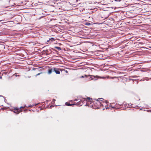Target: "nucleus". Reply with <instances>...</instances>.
<instances>
[{"label": "nucleus", "instance_id": "1", "mask_svg": "<svg viewBox=\"0 0 151 151\" xmlns=\"http://www.w3.org/2000/svg\"><path fill=\"white\" fill-rule=\"evenodd\" d=\"M86 106H88L89 107L92 106L93 101L92 99L87 97V98H86Z\"/></svg>", "mask_w": 151, "mask_h": 151}, {"label": "nucleus", "instance_id": "2", "mask_svg": "<svg viewBox=\"0 0 151 151\" xmlns=\"http://www.w3.org/2000/svg\"><path fill=\"white\" fill-rule=\"evenodd\" d=\"M60 70L63 71L62 69H60L57 68H53V71L55 72L56 74H59L60 73Z\"/></svg>", "mask_w": 151, "mask_h": 151}, {"label": "nucleus", "instance_id": "3", "mask_svg": "<svg viewBox=\"0 0 151 151\" xmlns=\"http://www.w3.org/2000/svg\"><path fill=\"white\" fill-rule=\"evenodd\" d=\"M14 110L13 111L14 112V113H16L17 114H19V113L21 112V110L20 109H19V108H17V107H14L13 109Z\"/></svg>", "mask_w": 151, "mask_h": 151}, {"label": "nucleus", "instance_id": "4", "mask_svg": "<svg viewBox=\"0 0 151 151\" xmlns=\"http://www.w3.org/2000/svg\"><path fill=\"white\" fill-rule=\"evenodd\" d=\"M86 78H88V79L89 80H91L94 79L95 78V77L94 76H87V75L85 76Z\"/></svg>", "mask_w": 151, "mask_h": 151}, {"label": "nucleus", "instance_id": "5", "mask_svg": "<svg viewBox=\"0 0 151 151\" xmlns=\"http://www.w3.org/2000/svg\"><path fill=\"white\" fill-rule=\"evenodd\" d=\"M53 71V68H50L47 71V73L49 74H51Z\"/></svg>", "mask_w": 151, "mask_h": 151}, {"label": "nucleus", "instance_id": "6", "mask_svg": "<svg viewBox=\"0 0 151 151\" xmlns=\"http://www.w3.org/2000/svg\"><path fill=\"white\" fill-rule=\"evenodd\" d=\"M83 103V102L82 101H80L78 102L76 104L78 106H81Z\"/></svg>", "mask_w": 151, "mask_h": 151}, {"label": "nucleus", "instance_id": "7", "mask_svg": "<svg viewBox=\"0 0 151 151\" xmlns=\"http://www.w3.org/2000/svg\"><path fill=\"white\" fill-rule=\"evenodd\" d=\"M65 104L66 106H73V105H75V104H70L68 102H66L65 103Z\"/></svg>", "mask_w": 151, "mask_h": 151}, {"label": "nucleus", "instance_id": "8", "mask_svg": "<svg viewBox=\"0 0 151 151\" xmlns=\"http://www.w3.org/2000/svg\"><path fill=\"white\" fill-rule=\"evenodd\" d=\"M26 107V105H25V106H21L20 107V108H19V109H20L21 111V112L22 111V110L24 109L25 108V107Z\"/></svg>", "mask_w": 151, "mask_h": 151}, {"label": "nucleus", "instance_id": "9", "mask_svg": "<svg viewBox=\"0 0 151 151\" xmlns=\"http://www.w3.org/2000/svg\"><path fill=\"white\" fill-rule=\"evenodd\" d=\"M52 117H50L49 118L48 117H47V120L48 121H50L52 119Z\"/></svg>", "mask_w": 151, "mask_h": 151}, {"label": "nucleus", "instance_id": "10", "mask_svg": "<svg viewBox=\"0 0 151 151\" xmlns=\"http://www.w3.org/2000/svg\"><path fill=\"white\" fill-rule=\"evenodd\" d=\"M49 40H51L52 41H53L55 40V39L53 38H51L49 39Z\"/></svg>", "mask_w": 151, "mask_h": 151}, {"label": "nucleus", "instance_id": "11", "mask_svg": "<svg viewBox=\"0 0 151 151\" xmlns=\"http://www.w3.org/2000/svg\"><path fill=\"white\" fill-rule=\"evenodd\" d=\"M55 48H56L58 50H61L60 48L59 47H55Z\"/></svg>", "mask_w": 151, "mask_h": 151}, {"label": "nucleus", "instance_id": "12", "mask_svg": "<svg viewBox=\"0 0 151 151\" xmlns=\"http://www.w3.org/2000/svg\"><path fill=\"white\" fill-rule=\"evenodd\" d=\"M99 100H100L101 101H102L103 100V99L102 98H99L98 99H97V101H99Z\"/></svg>", "mask_w": 151, "mask_h": 151}, {"label": "nucleus", "instance_id": "13", "mask_svg": "<svg viewBox=\"0 0 151 151\" xmlns=\"http://www.w3.org/2000/svg\"><path fill=\"white\" fill-rule=\"evenodd\" d=\"M90 24H91L89 23H86V25H88Z\"/></svg>", "mask_w": 151, "mask_h": 151}, {"label": "nucleus", "instance_id": "14", "mask_svg": "<svg viewBox=\"0 0 151 151\" xmlns=\"http://www.w3.org/2000/svg\"><path fill=\"white\" fill-rule=\"evenodd\" d=\"M62 70H63L64 71H65V72L66 73H68V71H67V70H64V69H62Z\"/></svg>", "mask_w": 151, "mask_h": 151}, {"label": "nucleus", "instance_id": "15", "mask_svg": "<svg viewBox=\"0 0 151 151\" xmlns=\"http://www.w3.org/2000/svg\"><path fill=\"white\" fill-rule=\"evenodd\" d=\"M84 77H85V76H81L80 77V78H84Z\"/></svg>", "mask_w": 151, "mask_h": 151}, {"label": "nucleus", "instance_id": "16", "mask_svg": "<svg viewBox=\"0 0 151 151\" xmlns=\"http://www.w3.org/2000/svg\"><path fill=\"white\" fill-rule=\"evenodd\" d=\"M40 73H38V74H37L36 75V76H38V75H39Z\"/></svg>", "mask_w": 151, "mask_h": 151}, {"label": "nucleus", "instance_id": "17", "mask_svg": "<svg viewBox=\"0 0 151 151\" xmlns=\"http://www.w3.org/2000/svg\"><path fill=\"white\" fill-rule=\"evenodd\" d=\"M17 73H15L14 74V75H15V76H17Z\"/></svg>", "mask_w": 151, "mask_h": 151}, {"label": "nucleus", "instance_id": "18", "mask_svg": "<svg viewBox=\"0 0 151 151\" xmlns=\"http://www.w3.org/2000/svg\"><path fill=\"white\" fill-rule=\"evenodd\" d=\"M3 73H4L5 74V75L6 74V72H3Z\"/></svg>", "mask_w": 151, "mask_h": 151}, {"label": "nucleus", "instance_id": "19", "mask_svg": "<svg viewBox=\"0 0 151 151\" xmlns=\"http://www.w3.org/2000/svg\"><path fill=\"white\" fill-rule=\"evenodd\" d=\"M55 101V99H53V101H52V102H54Z\"/></svg>", "mask_w": 151, "mask_h": 151}, {"label": "nucleus", "instance_id": "20", "mask_svg": "<svg viewBox=\"0 0 151 151\" xmlns=\"http://www.w3.org/2000/svg\"><path fill=\"white\" fill-rule=\"evenodd\" d=\"M89 44V43L88 42H87V43L86 44V45H87L88 44Z\"/></svg>", "mask_w": 151, "mask_h": 151}, {"label": "nucleus", "instance_id": "21", "mask_svg": "<svg viewBox=\"0 0 151 151\" xmlns=\"http://www.w3.org/2000/svg\"><path fill=\"white\" fill-rule=\"evenodd\" d=\"M31 106H28V107H31Z\"/></svg>", "mask_w": 151, "mask_h": 151}, {"label": "nucleus", "instance_id": "22", "mask_svg": "<svg viewBox=\"0 0 151 151\" xmlns=\"http://www.w3.org/2000/svg\"><path fill=\"white\" fill-rule=\"evenodd\" d=\"M106 103H108V102L107 101H106Z\"/></svg>", "mask_w": 151, "mask_h": 151}, {"label": "nucleus", "instance_id": "23", "mask_svg": "<svg viewBox=\"0 0 151 151\" xmlns=\"http://www.w3.org/2000/svg\"><path fill=\"white\" fill-rule=\"evenodd\" d=\"M2 78V77L0 76V78L1 79V78Z\"/></svg>", "mask_w": 151, "mask_h": 151}, {"label": "nucleus", "instance_id": "24", "mask_svg": "<svg viewBox=\"0 0 151 151\" xmlns=\"http://www.w3.org/2000/svg\"><path fill=\"white\" fill-rule=\"evenodd\" d=\"M49 40H47V42H48L49 41Z\"/></svg>", "mask_w": 151, "mask_h": 151}, {"label": "nucleus", "instance_id": "25", "mask_svg": "<svg viewBox=\"0 0 151 151\" xmlns=\"http://www.w3.org/2000/svg\"><path fill=\"white\" fill-rule=\"evenodd\" d=\"M91 45L93 46V45H92V44L91 43Z\"/></svg>", "mask_w": 151, "mask_h": 151}, {"label": "nucleus", "instance_id": "26", "mask_svg": "<svg viewBox=\"0 0 151 151\" xmlns=\"http://www.w3.org/2000/svg\"><path fill=\"white\" fill-rule=\"evenodd\" d=\"M75 101H77V99H75Z\"/></svg>", "mask_w": 151, "mask_h": 151}]
</instances>
